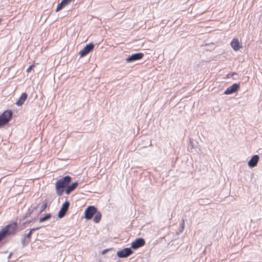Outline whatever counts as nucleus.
<instances>
[{
  "mask_svg": "<svg viewBox=\"0 0 262 262\" xmlns=\"http://www.w3.org/2000/svg\"><path fill=\"white\" fill-rule=\"evenodd\" d=\"M145 244V239L142 237H139L134 240L130 245L131 249L136 250Z\"/></svg>",
  "mask_w": 262,
  "mask_h": 262,
  "instance_id": "20e7f679",
  "label": "nucleus"
},
{
  "mask_svg": "<svg viewBox=\"0 0 262 262\" xmlns=\"http://www.w3.org/2000/svg\"><path fill=\"white\" fill-rule=\"evenodd\" d=\"M94 48V45L93 43H90L87 45L82 50L79 52V55L81 57H84L92 51Z\"/></svg>",
  "mask_w": 262,
  "mask_h": 262,
  "instance_id": "423d86ee",
  "label": "nucleus"
},
{
  "mask_svg": "<svg viewBox=\"0 0 262 262\" xmlns=\"http://www.w3.org/2000/svg\"><path fill=\"white\" fill-rule=\"evenodd\" d=\"M111 250V249H104V250L102 251V254H105V253H106L107 251H109V250Z\"/></svg>",
  "mask_w": 262,
  "mask_h": 262,
  "instance_id": "5701e85b",
  "label": "nucleus"
},
{
  "mask_svg": "<svg viewBox=\"0 0 262 262\" xmlns=\"http://www.w3.org/2000/svg\"><path fill=\"white\" fill-rule=\"evenodd\" d=\"M143 56V54L142 53H136L127 57L126 59V61L127 62H131L132 61L141 59Z\"/></svg>",
  "mask_w": 262,
  "mask_h": 262,
  "instance_id": "1a4fd4ad",
  "label": "nucleus"
},
{
  "mask_svg": "<svg viewBox=\"0 0 262 262\" xmlns=\"http://www.w3.org/2000/svg\"><path fill=\"white\" fill-rule=\"evenodd\" d=\"M13 254L12 252H10L8 256V259H10Z\"/></svg>",
  "mask_w": 262,
  "mask_h": 262,
  "instance_id": "393cba45",
  "label": "nucleus"
},
{
  "mask_svg": "<svg viewBox=\"0 0 262 262\" xmlns=\"http://www.w3.org/2000/svg\"><path fill=\"white\" fill-rule=\"evenodd\" d=\"M27 98V94L26 93H23L21 94L20 97L18 100L16 102V104L17 106H21Z\"/></svg>",
  "mask_w": 262,
  "mask_h": 262,
  "instance_id": "4468645a",
  "label": "nucleus"
},
{
  "mask_svg": "<svg viewBox=\"0 0 262 262\" xmlns=\"http://www.w3.org/2000/svg\"><path fill=\"white\" fill-rule=\"evenodd\" d=\"M71 178L70 176H66L58 180L55 184L56 193L58 195H61L63 192V188L71 182Z\"/></svg>",
  "mask_w": 262,
  "mask_h": 262,
  "instance_id": "f257e3e1",
  "label": "nucleus"
},
{
  "mask_svg": "<svg viewBox=\"0 0 262 262\" xmlns=\"http://www.w3.org/2000/svg\"><path fill=\"white\" fill-rule=\"evenodd\" d=\"M31 229H36V230H37V229H38V228H32Z\"/></svg>",
  "mask_w": 262,
  "mask_h": 262,
  "instance_id": "bb28decb",
  "label": "nucleus"
},
{
  "mask_svg": "<svg viewBox=\"0 0 262 262\" xmlns=\"http://www.w3.org/2000/svg\"><path fill=\"white\" fill-rule=\"evenodd\" d=\"M34 67V64H32L31 66H30L29 68L27 70V73H29L30 72V71L32 69V68Z\"/></svg>",
  "mask_w": 262,
  "mask_h": 262,
  "instance_id": "412c9836",
  "label": "nucleus"
},
{
  "mask_svg": "<svg viewBox=\"0 0 262 262\" xmlns=\"http://www.w3.org/2000/svg\"><path fill=\"white\" fill-rule=\"evenodd\" d=\"M17 227V223L13 222L11 224L7 225L4 229H15Z\"/></svg>",
  "mask_w": 262,
  "mask_h": 262,
  "instance_id": "f3484780",
  "label": "nucleus"
},
{
  "mask_svg": "<svg viewBox=\"0 0 262 262\" xmlns=\"http://www.w3.org/2000/svg\"><path fill=\"white\" fill-rule=\"evenodd\" d=\"M234 75H236V74L235 73H230L228 75V77H232Z\"/></svg>",
  "mask_w": 262,
  "mask_h": 262,
  "instance_id": "b1692460",
  "label": "nucleus"
},
{
  "mask_svg": "<svg viewBox=\"0 0 262 262\" xmlns=\"http://www.w3.org/2000/svg\"><path fill=\"white\" fill-rule=\"evenodd\" d=\"M231 46L235 51H238L242 46L240 45L238 40L236 38H234L230 43Z\"/></svg>",
  "mask_w": 262,
  "mask_h": 262,
  "instance_id": "9b49d317",
  "label": "nucleus"
},
{
  "mask_svg": "<svg viewBox=\"0 0 262 262\" xmlns=\"http://www.w3.org/2000/svg\"><path fill=\"white\" fill-rule=\"evenodd\" d=\"M51 217V214L50 213H48L46 214L45 216L41 217L39 219V222H43L44 221L49 220Z\"/></svg>",
  "mask_w": 262,
  "mask_h": 262,
  "instance_id": "a211bd4d",
  "label": "nucleus"
},
{
  "mask_svg": "<svg viewBox=\"0 0 262 262\" xmlns=\"http://www.w3.org/2000/svg\"><path fill=\"white\" fill-rule=\"evenodd\" d=\"M72 0H62L61 2L63 3L64 5L66 6L69 4Z\"/></svg>",
  "mask_w": 262,
  "mask_h": 262,
  "instance_id": "aec40b11",
  "label": "nucleus"
},
{
  "mask_svg": "<svg viewBox=\"0 0 262 262\" xmlns=\"http://www.w3.org/2000/svg\"><path fill=\"white\" fill-rule=\"evenodd\" d=\"M94 215V217L93 219L94 221L96 223L99 222L101 218V213L99 212H96Z\"/></svg>",
  "mask_w": 262,
  "mask_h": 262,
  "instance_id": "dca6fc26",
  "label": "nucleus"
},
{
  "mask_svg": "<svg viewBox=\"0 0 262 262\" xmlns=\"http://www.w3.org/2000/svg\"><path fill=\"white\" fill-rule=\"evenodd\" d=\"M12 113L11 111H6L0 116V127L8 123L12 118Z\"/></svg>",
  "mask_w": 262,
  "mask_h": 262,
  "instance_id": "f03ea898",
  "label": "nucleus"
},
{
  "mask_svg": "<svg viewBox=\"0 0 262 262\" xmlns=\"http://www.w3.org/2000/svg\"><path fill=\"white\" fill-rule=\"evenodd\" d=\"M33 231L34 230H30V231L27 234H25L23 236L21 239L23 248H24L27 246L31 242V237Z\"/></svg>",
  "mask_w": 262,
  "mask_h": 262,
  "instance_id": "0eeeda50",
  "label": "nucleus"
},
{
  "mask_svg": "<svg viewBox=\"0 0 262 262\" xmlns=\"http://www.w3.org/2000/svg\"><path fill=\"white\" fill-rule=\"evenodd\" d=\"M64 6H65L63 4V3L62 2H61V3L58 4V5L56 8V11L58 12V11H59L61 9H62Z\"/></svg>",
  "mask_w": 262,
  "mask_h": 262,
  "instance_id": "6ab92c4d",
  "label": "nucleus"
},
{
  "mask_svg": "<svg viewBox=\"0 0 262 262\" xmlns=\"http://www.w3.org/2000/svg\"><path fill=\"white\" fill-rule=\"evenodd\" d=\"M78 185L77 182L72 183L71 185L68 186L66 190L67 194H69L72 191L76 188Z\"/></svg>",
  "mask_w": 262,
  "mask_h": 262,
  "instance_id": "2eb2a0df",
  "label": "nucleus"
},
{
  "mask_svg": "<svg viewBox=\"0 0 262 262\" xmlns=\"http://www.w3.org/2000/svg\"><path fill=\"white\" fill-rule=\"evenodd\" d=\"M16 230H1L0 231V242L7 236L14 234Z\"/></svg>",
  "mask_w": 262,
  "mask_h": 262,
  "instance_id": "ddd939ff",
  "label": "nucleus"
},
{
  "mask_svg": "<svg viewBox=\"0 0 262 262\" xmlns=\"http://www.w3.org/2000/svg\"><path fill=\"white\" fill-rule=\"evenodd\" d=\"M97 210L93 206H89L84 212V217L87 220L91 219L93 215L95 214Z\"/></svg>",
  "mask_w": 262,
  "mask_h": 262,
  "instance_id": "39448f33",
  "label": "nucleus"
},
{
  "mask_svg": "<svg viewBox=\"0 0 262 262\" xmlns=\"http://www.w3.org/2000/svg\"><path fill=\"white\" fill-rule=\"evenodd\" d=\"M133 251L130 248H125L117 252V256L120 258L128 257L133 253Z\"/></svg>",
  "mask_w": 262,
  "mask_h": 262,
  "instance_id": "7ed1b4c3",
  "label": "nucleus"
},
{
  "mask_svg": "<svg viewBox=\"0 0 262 262\" xmlns=\"http://www.w3.org/2000/svg\"><path fill=\"white\" fill-rule=\"evenodd\" d=\"M182 230H179V232H177V234H180V233H181V232H182Z\"/></svg>",
  "mask_w": 262,
  "mask_h": 262,
  "instance_id": "a878e982",
  "label": "nucleus"
},
{
  "mask_svg": "<svg viewBox=\"0 0 262 262\" xmlns=\"http://www.w3.org/2000/svg\"><path fill=\"white\" fill-rule=\"evenodd\" d=\"M47 207V204H44L43 205H41V208H40V210L41 211H43Z\"/></svg>",
  "mask_w": 262,
  "mask_h": 262,
  "instance_id": "4be33fe9",
  "label": "nucleus"
},
{
  "mask_svg": "<svg viewBox=\"0 0 262 262\" xmlns=\"http://www.w3.org/2000/svg\"><path fill=\"white\" fill-rule=\"evenodd\" d=\"M239 88L238 84L235 83L232 84L231 86L229 87L225 92L224 94L226 95L230 94L236 91Z\"/></svg>",
  "mask_w": 262,
  "mask_h": 262,
  "instance_id": "f8f14e48",
  "label": "nucleus"
},
{
  "mask_svg": "<svg viewBox=\"0 0 262 262\" xmlns=\"http://www.w3.org/2000/svg\"><path fill=\"white\" fill-rule=\"evenodd\" d=\"M259 159V156L257 155L252 156L248 163V166L250 168H253L255 167L257 164Z\"/></svg>",
  "mask_w": 262,
  "mask_h": 262,
  "instance_id": "9d476101",
  "label": "nucleus"
},
{
  "mask_svg": "<svg viewBox=\"0 0 262 262\" xmlns=\"http://www.w3.org/2000/svg\"><path fill=\"white\" fill-rule=\"evenodd\" d=\"M69 205H70V203L68 201H66V202H64L63 203V204L62 206V207L61 208V209L58 213V216L59 218L62 217L65 215V214L66 213V212L68 209Z\"/></svg>",
  "mask_w": 262,
  "mask_h": 262,
  "instance_id": "6e6552de",
  "label": "nucleus"
}]
</instances>
